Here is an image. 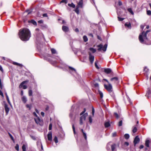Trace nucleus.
I'll list each match as a JSON object with an SVG mask.
<instances>
[{
    "instance_id": "79ce46f5",
    "label": "nucleus",
    "mask_w": 151,
    "mask_h": 151,
    "mask_svg": "<svg viewBox=\"0 0 151 151\" xmlns=\"http://www.w3.org/2000/svg\"><path fill=\"white\" fill-rule=\"evenodd\" d=\"M65 3L66 4L67 3V0H62L60 1V3Z\"/></svg>"
},
{
    "instance_id": "a878e982",
    "label": "nucleus",
    "mask_w": 151,
    "mask_h": 151,
    "mask_svg": "<svg viewBox=\"0 0 151 151\" xmlns=\"http://www.w3.org/2000/svg\"><path fill=\"white\" fill-rule=\"evenodd\" d=\"M13 64L14 65H18V66H20V67H22V64H21L19 63H17L16 62H14L13 63Z\"/></svg>"
},
{
    "instance_id": "f03ea898",
    "label": "nucleus",
    "mask_w": 151,
    "mask_h": 151,
    "mask_svg": "<svg viewBox=\"0 0 151 151\" xmlns=\"http://www.w3.org/2000/svg\"><path fill=\"white\" fill-rule=\"evenodd\" d=\"M150 32L149 30H148L146 32H143L140 34L139 36V38L141 43L143 44H147V42L148 41L147 37V35Z\"/></svg>"
},
{
    "instance_id": "a211bd4d",
    "label": "nucleus",
    "mask_w": 151,
    "mask_h": 151,
    "mask_svg": "<svg viewBox=\"0 0 151 151\" xmlns=\"http://www.w3.org/2000/svg\"><path fill=\"white\" fill-rule=\"evenodd\" d=\"M22 100L24 103H25L27 101L26 97L24 96H23L22 98Z\"/></svg>"
},
{
    "instance_id": "20e7f679",
    "label": "nucleus",
    "mask_w": 151,
    "mask_h": 151,
    "mask_svg": "<svg viewBox=\"0 0 151 151\" xmlns=\"http://www.w3.org/2000/svg\"><path fill=\"white\" fill-rule=\"evenodd\" d=\"M88 116L87 113H86L81 116L80 119V124L82 125L83 124V121L86 120V117Z\"/></svg>"
},
{
    "instance_id": "603ef678",
    "label": "nucleus",
    "mask_w": 151,
    "mask_h": 151,
    "mask_svg": "<svg viewBox=\"0 0 151 151\" xmlns=\"http://www.w3.org/2000/svg\"><path fill=\"white\" fill-rule=\"evenodd\" d=\"M69 68L70 69L72 70H74V71H76V70L74 68H73L72 67H69Z\"/></svg>"
},
{
    "instance_id": "bf43d9fd",
    "label": "nucleus",
    "mask_w": 151,
    "mask_h": 151,
    "mask_svg": "<svg viewBox=\"0 0 151 151\" xmlns=\"http://www.w3.org/2000/svg\"><path fill=\"white\" fill-rule=\"evenodd\" d=\"M94 109L93 108H92V114L93 115H94Z\"/></svg>"
},
{
    "instance_id": "3c124183",
    "label": "nucleus",
    "mask_w": 151,
    "mask_h": 151,
    "mask_svg": "<svg viewBox=\"0 0 151 151\" xmlns=\"http://www.w3.org/2000/svg\"><path fill=\"white\" fill-rule=\"evenodd\" d=\"M9 135L10 136V137L11 139L13 140V141H14V138H13V136H12V135L10 133H9Z\"/></svg>"
},
{
    "instance_id": "39448f33",
    "label": "nucleus",
    "mask_w": 151,
    "mask_h": 151,
    "mask_svg": "<svg viewBox=\"0 0 151 151\" xmlns=\"http://www.w3.org/2000/svg\"><path fill=\"white\" fill-rule=\"evenodd\" d=\"M29 81L28 80H26L25 81H24L22 82L20 84L19 87L20 88H21L22 87L23 88V89H26L27 88V87L26 85H24V84L25 83H27Z\"/></svg>"
},
{
    "instance_id": "58836bf2",
    "label": "nucleus",
    "mask_w": 151,
    "mask_h": 151,
    "mask_svg": "<svg viewBox=\"0 0 151 151\" xmlns=\"http://www.w3.org/2000/svg\"><path fill=\"white\" fill-rule=\"evenodd\" d=\"M122 120L120 121L119 122V123H118L119 126L120 127V126H122Z\"/></svg>"
},
{
    "instance_id": "e2e57ef3",
    "label": "nucleus",
    "mask_w": 151,
    "mask_h": 151,
    "mask_svg": "<svg viewBox=\"0 0 151 151\" xmlns=\"http://www.w3.org/2000/svg\"><path fill=\"white\" fill-rule=\"evenodd\" d=\"M118 4L119 6H121L122 5V3L121 1H119L118 2Z\"/></svg>"
},
{
    "instance_id": "f3484780",
    "label": "nucleus",
    "mask_w": 151,
    "mask_h": 151,
    "mask_svg": "<svg viewBox=\"0 0 151 151\" xmlns=\"http://www.w3.org/2000/svg\"><path fill=\"white\" fill-rule=\"evenodd\" d=\"M149 143L150 141L148 140H146L145 143V146L147 147H149Z\"/></svg>"
},
{
    "instance_id": "aec40b11",
    "label": "nucleus",
    "mask_w": 151,
    "mask_h": 151,
    "mask_svg": "<svg viewBox=\"0 0 151 151\" xmlns=\"http://www.w3.org/2000/svg\"><path fill=\"white\" fill-rule=\"evenodd\" d=\"M51 50L52 54H57V52L55 49L52 48L51 49Z\"/></svg>"
},
{
    "instance_id": "cd10ccee",
    "label": "nucleus",
    "mask_w": 151,
    "mask_h": 151,
    "mask_svg": "<svg viewBox=\"0 0 151 151\" xmlns=\"http://www.w3.org/2000/svg\"><path fill=\"white\" fill-rule=\"evenodd\" d=\"M125 26L130 28H131V24L130 23H126L125 24Z\"/></svg>"
},
{
    "instance_id": "c9c22d12",
    "label": "nucleus",
    "mask_w": 151,
    "mask_h": 151,
    "mask_svg": "<svg viewBox=\"0 0 151 151\" xmlns=\"http://www.w3.org/2000/svg\"><path fill=\"white\" fill-rule=\"evenodd\" d=\"M114 115L115 116V117L117 118L118 119L119 117V116L118 114L116 112H115L114 113Z\"/></svg>"
},
{
    "instance_id": "423d86ee",
    "label": "nucleus",
    "mask_w": 151,
    "mask_h": 151,
    "mask_svg": "<svg viewBox=\"0 0 151 151\" xmlns=\"http://www.w3.org/2000/svg\"><path fill=\"white\" fill-rule=\"evenodd\" d=\"M104 87L109 92H111L112 87L111 84L109 83L108 85L104 84Z\"/></svg>"
},
{
    "instance_id": "c756f323",
    "label": "nucleus",
    "mask_w": 151,
    "mask_h": 151,
    "mask_svg": "<svg viewBox=\"0 0 151 151\" xmlns=\"http://www.w3.org/2000/svg\"><path fill=\"white\" fill-rule=\"evenodd\" d=\"M137 129L136 127H134L133 130L132 132L133 133H135L137 132Z\"/></svg>"
},
{
    "instance_id": "69168bd1",
    "label": "nucleus",
    "mask_w": 151,
    "mask_h": 151,
    "mask_svg": "<svg viewBox=\"0 0 151 151\" xmlns=\"http://www.w3.org/2000/svg\"><path fill=\"white\" fill-rule=\"evenodd\" d=\"M0 70L1 71H3V68L1 67V66L0 65Z\"/></svg>"
},
{
    "instance_id": "e433bc0d",
    "label": "nucleus",
    "mask_w": 151,
    "mask_h": 151,
    "mask_svg": "<svg viewBox=\"0 0 151 151\" xmlns=\"http://www.w3.org/2000/svg\"><path fill=\"white\" fill-rule=\"evenodd\" d=\"M147 14L148 15H151V11L150 10H147Z\"/></svg>"
},
{
    "instance_id": "5fc2aeb1",
    "label": "nucleus",
    "mask_w": 151,
    "mask_h": 151,
    "mask_svg": "<svg viewBox=\"0 0 151 151\" xmlns=\"http://www.w3.org/2000/svg\"><path fill=\"white\" fill-rule=\"evenodd\" d=\"M0 95H1L2 97H4L3 94L1 90H0Z\"/></svg>"
},
{
    "instance_id": "9d476101",
    "label": "nucleus",
    "mask_w": 151,
    "mask_h": 151,
    "mask_svg": "<svg viewBox=\"0 0 151 151\" xmlns=\"http://www.w3.org/2000/svg\"><path fill=\"white\" fill-rule=\"evenodd\" d=\"M110 80L111 81H114L115 83H116L118 82V78L117 77H114L111 78Z\"/></svg>"
},
{
    "instance_id": "bb28decb",
    "label": "nucleus",
    "mask_w": 151,
    "mask_h": 151,
    "mask_svg": "<svg viewBox=\"0 0 151 151\" xmlns=\"http://www.w3.org/2000/svg\"><path fill=\"white\" fill-rule=\"evenodd\" d=\"M30 22L31 23L35 25H37V23L34 20L32 19L31 20Z\"/></svg>"
},
{
    "instance_id": "f704fd0d",
    "label": "nucleus",
    "mask_w": 151,
    "mask_h": 151,
    "mask_svg": "<svg viewBox=\"0 0 151 151\" xmlns=\"http://www.w3.org/2000/svg\"><path fill=\"white\" fill-rule=\"evenodd\" d=\"M32 92L31 90H29V96H31L32 95Z\"/></svg>"
},
{
    "instance_id": "ea45409f",
    "label": "nucleus",
    "mask_w": 151,
    "mask_h": 151,
    "mask_svg": "<svg viewBox=\"0 0 151 151\" xmlns=\"http://www.w3.org/2000/svg\"><path fill=\"white\" fill-rule=\"evenodd\" d=\"M26 106L27 108H29V110L31 109V105L27 104Z\"/></svg>"
},
{
    "instance_id": "4d7b16f0",
    "label": "nucleus",
    "mask_w": 151,
    "mask_h": 151,
    "mask_svg": "<svg viewBox=\"0 0 151 151\" xmlns=\"http://www.w3.org/2000/svg\"><path fill=\"white\" fill-rule=\"evenodd\" d=\"M37 145H42V143L38 141L37 142Z\"/></svg>"
},
{
    "instance_id": "49530a36",
    "label": "nucleus",
    "mask_w": 151,
    "mask_h": 151,
    "mask_svg": "<svg viewBox=\"0 0 151 151\" xmlns=\"http://www.w3.org/2000/svg\"><path fill=\"white\" fill-rule=\"evenodd\" d=\"M52 128V124H50L49 125V130H51Z\"/></svg>"
},
{
    "instance_id": "c03bdc74",
    "label": "nucleus",
    "mask_w": 151,
    "mask_h": 151,
    "mask_svg": "<svg viewBox=\"0 0 151 151\" xmlns=\"http://www.w3.org/2000/svg\"><path fill=\"white\" fill-rule=\"evenodd\" d=\"M150 93V90L148 91L147 92V93H146L145 96L147 97H148V95H149V94Z\"/></svg>"
},
{
    "instance_id": "de8ad7c7",
    "label": "nucleus",
    "mask_w": 151,
    "mask_h": 151,
    "mask_svg": "<svg viewBox=\"0 0 151 151\" xmlns=\"http://www.w3.org/2000/svg\"><path fill=\"white\" fill-rule=\"evenodd\" d=\"M86 111V109L85 108H84V111L81 113L80 115H81L83 114H84V113Z\"/></svg>"
},
{
    "instance_id": "0eeeda50",
    "label": "nucleus",
    "mask_w": 151,
    "mask_h": 151,
    "mask_svg": "<svg viewBox=\"0 0 151 151\" xmlns=\"http://www.w3.org/2000/svg\"><path fill=\"white\" fill-rule=\"evenodd\" d=\"M140 141L139 138L138 136H136L134 140V146H135Z\"/></svg>"
},
{
    "instance_id": "6e6552de",
    "label": "nucleus",
    "mask_w": 151,
    "mask_h": 151,
    "mask_svg": "<svg viewBox=\"0 0 151 151\" xmlns=\"http://www.w3.org/2000/svg\"><path fill=\"white\" fill-rule=\"evenodd\" d=\"M47 139L49 141L52 140V133L51 132H49L47 135Z\"/></svg>"
},
{
    "instance_id": "7ed1b4c3",
    "label": "nucleus",
    "mask_w": 151,
    "mask_h": 151,
    "mask_svg": "<svg viewBox=\"0 0 151 151\" xmlns=\"http://www.w3.org/2000/svg\"><path fill=\"white\" fill-rule=\"evenodd\" d=\"M89 51L88 52L89 55V60L91 64H92L94 61V56L91 54V53H95L96 50L93 48H89L88 50Z\"/></svg>"
},
{
    "instance_id": "864d4df0",
    "label": "nucleus",
    "mask_w": 151,
    "mask_h": 151,
    "mask_svg": "<svg viewBox=\"0 0 151 151\" xmlns=\"http://www.w3.org/2000/svg\"><path fill=\"white\" fill-rule=\"evenodd\" d=\"M116 136V132H114L112 133V136L113 137H115Z\"/></svg>"
},
{
    "instance_id": "09e8293b",
    "label": "nucleus",
    "mask_w": 151,
    "mask_h": 151,
    "mask_svg": "<svg viewBox=\"0 0 151 151\" xmlns=\"http://www.w3.org/2000/svg\"><path fill=\"white\" fill-rule=\"evenodd\" d=\"M95 67H96V68L98 69H99V67H98V66L97 65V63L96 62H95Z\"/></svg>"
},
{
    "instance_id": "4468645a",
    "label": "nucleus",
    "mask_w": 151,
    "mask_h": 151,
    "mask_svg": "<svg viewBox=\"0 0 151 151\" xmlns=\"http://www.w3.org/2000/svg\"><path fill=\"white\" fill-rule=\"evenodd\" d=\"M35 121L36 123L39 124L41 125V124H40V123H41L42 122V121L40 118H38L37 119H35Z\"/></svg>"
},
{
    "instance_id": "37998d69",
    "label": "nucleus",
    "mask_w": 151,
    "mask_h": 151,
    "mask_svg": "<svg viewBox=\"0 0 151 151\" xmlns=\"http://www.w3.org/2000/svg\"><path fill=\"white\" fill-rule=\"evenodd\" d=\"M118 20L119 21H122L124 19V18L119 17H118Z\"/></svg>"
},
{
    "instance_id": "393cba45",
    "label": "nucleus",
    "mask_w": 151,
    "mask_h": 151,
    "mask_svg": "<svg viewBox=\"0 0 151 151\" xmlns=\"http://www.w3.org/2000/svg\"><path fill=\"white\" fill-rule=\"evenodd\" d=\"M78 7L76 6V8L75 10V12L77 14H78L79 13V10L78 9Z\"/></svg>"
},
{
    "instance_id": "ddd939ff",
    "label": "nucleus",
    "mask_w": 151,
    "mask_h": 151,
    "mask_svg": "<svg viewBox=\"0 0 151 151\" xmlns=\"http://www.w3.org/2000/svg\"><path fill=\"white\" fill-rule=\"evenodd\" d=\"M62 29L63 31L65 32H68L69 30L68 28L65 26H63Z\"/></svg>"
},
{
    "instance_id": "2f4dec72",
    "label": "nucleus",
    "mask_w": 151,
    "mask_h": 151,
    "mask_svg": "<svg viewBox=\"0 0 151 151\" xmlns=\"http://www.w3.org/2000/svg\"><path fill=\"white\" fill-rule=\"evenodd\" d=\"M128 12H129L130 13L132 14H134V13L132 11V9L131 8H129L128 9Z\"/></svg>"
},
{
    "instance_id": "a19ab883",
    "label": "nucleus",
    "mask_w": 151,
    "mask_h": 151,
    "mask_svg": "<svg viewBox=\"0 0 151 151\" xmlns=\"http://www.w3.org/2000/svg\"><path fill=\"white\" fill-rule=\"evenodd\" d=\"M89 121L90 123H91L92 122V119L91 116L89 117Z\"/></svg>"
},
{
    "instance_id": "f8f14e48",
    "label": "nucleus",
    "mask_w": 151,
    "mask_h": 151,
    "mask_svg": "<svg viewBox=\"0 0 151 151\" xmlns=\"http://www.w3.org/2000/svg\"><path fill=\"white\" fill-rule=\"evenodd\" d=\"M107 48H99L98 49V50L99 52H105Z\"/></svg>"
},
{
    "instance_id": "0e129e2a",
    "label": "nucleus",
    "mask_w": 151,
    "mask_h": 151,
    "mask_svg": "<svg viewBox=\"0 0 151 151\" xmlns=\"http://www.w3.org/2000/svg\"><path fill=\"white\" fill-rule=\"evenodd\" d=\"M41 114L42 116H44V113L43 112H42Z\"/></svg>"
},
{
    "instance_id": "dca6fc26",
    "label": "nucleus",
    "mask_w": 151,
    "mask_h": 151,
    "mask_svg": "<svg viewBox=\"0 0 151 151\" xmlns=\"http://www.w3.org/2000/svg\"><path fill=\"white\" fill-rule=\"evenodd\" d=\"M68 5L70 7H72L73 8L75 7V5L73 3H72L71 4H68Z\"/></svg>"
},
{
    "instance_id": "4be33fe9",
    "label": "nucleus",
    "mask_w": 151,
    "mask_h": 151,
    "mask_svg": "<svg viewBox=\"0 0 151 151\" xmlns=\"http://www.w3.org/2000/svg\"><path fill=\"white\" fill-rule=\"evenodd\" d=\"M124 137L126 139H128L129 137V134H126L124 135Z\"/></svg>"
},
{
    "instance_id": "052dcab7",
    "label": "nucleus",
    "mask_w": 151,
    "mask_h": 151,
    "mask_svg": "<svg viewBox=\"0 0 151 151\" xmlns=\"http://www.w3.org/2000/svg\"><path fill=\"white\" fill-rule=\"evenodd\" d=\"M144 146L142 145H141L139 147V149H142L144 148Z\"/></svg>"
},
{
    "instance_id": "473e14b6",
    "label": "nucleus",
    "mask_w": 151,
    "mask_h": 151,
    "mask_svg": "<svg viewBox=\"0 0 151 151\" xmlns=\"http://www.w3.org/2000/svg\"><path fill=\"white\" fill-rule=\"evenodd\" d=\"M19 145L18 144H17L15 146V148L16 150L17 151H19Z\"/></svg>"
},
{
    "instance_id": "13d9d810",
    "label": "nucleus",
    "mask_w": 151,
    "mask_h": 151,
    "mask_svg": "<svg viewBox=\"0 0 151 151\" xmlns=\"http://www.w3.org/2000/svg\"><path fill=\"white\" fill-rule=\"evenodd\" d=\"M26 12H28V14H30L31 13V12L29 11V10H27L25 11Z\"/></svg>"
},
{
    "instance_id": "a18cd8bd",
    "label": "nucleus",
    "mask_w": 151,
    "mask_h": 151,
    "mask_svg": "<svg viewBox=\"0 0 151 151\" xmlns=\"http://www.w3.org/2000/svg\"><path fill=\"white\" fill-rule=\"evenodd\" d=\"M72 128H73V131L74 133V134H76V132H75V127H74V125L73 124V125H72Z\"/></svg>"
},
{
    "instance_id": "b1692460",
    "label": "nucleus",
    "mask_w": 151,
    "mask_h": 151,
    "mask_svg": "<svg viewBox=\"0 0 151 151\" xmlns=\"http://www.w3.org/2000/svg\"><path fill=\"white\" fill-rule=\"evenodd\" d=\"M111 149L112 151H114L116 145L115 144H113L111 146Z\"/></svg>"
},
{
    "instance_id": "680f3d73",
    "label": "nucleus",
    "mask_w": 151,
    "mask_h": 151,
    "mask_svg": "<svg viewBox=\"0 0 151 151\" xmlns=\"http://www.w3.org/2000/svg\"><path fill=\"white\" fill-rule=\"evenodd\" d=\"M42 16L43 17H47V14L46 13H45V14H43L42 15Z\"/></svg>"
},
{
    "instance_id": "338daca9",
    "label": "nucleus",
    "mask_w": 151,
    "mask_h": 151,
    "mask_svg": "<svg viewBox=\"0 0 151 151\" xmlns=\"http://www.w3.org/2000/svg\"><path fill=\"white\" fill-rule=\"evenodd\" d=\"M38 22L40 23H43V21L42 20H39L38 21Z\"/></svg>"
},
{
    "instance_id": "774afa93",
    "label": "nucleus",
    "mask_w": 151,
    "mask_h": 151,
    "mask_svg": "<svg viewBox=\"0 0 151 151\" xmlns=\"http://www.w3.org/2000/svg\"><path fill=\"white\" fill-rule=\"evenodd\" d=\"M75 31L76 32H79L78 29V28H76L75 29Z\"/></svg>"
},
{
    "instance_id": "8fccbe9b",
    "label": "nucleus",
    "mask_w": 151,
    "mask_h": 151,
    "mask_svg": "<svg viewBox=\"0 0 151 151\" xmlns=\"http://www.w3.org/2000/svg\"><path fill=\"white\" fill-rule=\"evenodd\" d=\"M94 86L96 87H99V84L97 83H95L94 84Z\"/></svg>"
},
{
    "instance_id": "6ab92c4d",
    "label": "nucleus",
    "mask_w": 151,
    "mask_h": 151,
    "mask_svg": "<svg viewBox=\"0 0 151 151\" xmlns=\"http://www.w3.org/2000/svg\"><path fill=\"white\" fill-rule=\"evenodd\" d=\"M104 125L105 127H108L110 126V124L109 122H107L105 123Z\"/></svg>"
},
{
    "instance_id": "7c9ffc66",
    "label": "nucleus",
    "mask_w": 151,
    "mask_h": 151,
    "mask_svg": "<svg viewBox=\"0 0 151 151\" xmlns=\"http://www.w3.org/2000/svg\"><path fill=\"white\" fill-rule=\"evenodd\" d=\"M22 151H26V147L25 145H23L22 147Z\"/></svg>"
},
{
    "instance_id": "f257e3e1",
    "label": "nucleus",
    "mask_w": 151,
    "mask_h": 151,
    "mask_svg": "<svg viewBox=\"0 0 151 151\" xmlns=\"http://www.w3.org/2000/svg\"><path fill=\"white\" fill-rule=\"evenodd\" d=\"M19 36L22 40L27 41L29 40L31 37V33L28 29L23 28L19 30Z\"/></svg>"
},
{
    "instance_id": "2eb2a0df",
    "label": "nucleus",
    "mask_w": 151,
    "mask_h": 151,
    "mask_svg": "<svg viewBox=\"0 0 151 151\" xmlns=\"http://www.w3.org/2000/svg\"><path fill=\"white\" fill-rule=\"evenodd\" d=\"M111 70L110 68H106L104 69V71L107 74H109L111 73Z\"/></svg>"
},
{
    "instance_id": "412c9836",
    "label": "nucleus",
    "mask_w": 151,
    "mask_h": 151,
    "mask_svg": "<svg viewBox=\"0 0 151 151\" xmlns=\"http://www.w3.org/2000/svg\"><path fill=\"white\" fill-rule=\"evenodd\" d=\"M83 38L84 41L85 42H86L88 40V38L87 37L86 35H84L83 37Z\"/></svg>"
},
{
    "instance_id": "9b49d317",
    "label": "nucleus",
    "mask_w": 151,
    "mask_h": 151,
    "mask_svg": "<svg viewBox=\"0 0 151 151\" xmlns=\"http://www.w3.org/2000/svg\"><path fill=\"white\" fill-rule=\"evenodd\" d=\"M78 7L82 8L83 6V0H80L79 2L78 3V6H77Z\"/></svg>"
},
{
    "instance_id": "5701e85b",
    "label": "nucleus",
    "mask_w": 151,
    "mask_h": 151,
    "mask_svg": "<svg viewBox=\"0 0 151 151\" xmlns=\"http://www.w3.org/2000/svg\"><path fill=\"white\" fill-rule=\"evenodd\" d=\"M99 93L100 95L101 98L102 99L103 97V93L101 91H99Z\"/></svg>"
},
{
    "instance_id": "6e6d98bb",
    "label": "nucleus",
    "mask_w": 151,
    "mask_h": 151,
    "mask_svg": "<svg viewBox=\"0 0 151 151\" xmlns=\"http://www.w3.org/2000/svg\"><path fill=\"white\" fill-rule=\"evenodd\" d=\"M124 145L126 146H128L129 145V143L127 142H125L124 143Z\"/></svg>"
},
{
    "instance_id": "4c0bfd02",
    "label": "nucleus",
    "mask_w": 151,
    "mask_h": 151,
    "mask_svg": "<svg viewBox=\"0 0 151 151\" xmlns=\"http://www.w3.org/2000/svg\"><path fill=\"white\" fill-rule=\"evenodd\" d=\"M83 136L84 137L85 139L86 140L87 139V136H86V133H85L84 132H83Z\"/></svg>"
},
{
    "instance_id": "c85d7f7f",
    "label": "nucleus",
    "mask_w": 151,
    "mask_h": 151,
    "mask_svg": "<svg viewBox=\"0 0 151 151\" xmlns=\"http://www.w3.org/2000/svg\"><path fill=\"white\" fill-rule=\"evenodd\" d=\"M55 143H57L58 142V138L56 136H55L53 139Z\"/></svg>"
},
{
    "instance_id": "1a4fd4ad",
    "label": "nucleus",
    "mask_w": 151,
    "mask_h": 151,
    "mask_svg": "<svg viewBox=\"0 0 151 151\" xmlns=\"http://www.w3.org/2000/svg\"><path fill=\"white\" fill-rule=\"evenodd\" d=\"M4 107L6 114L7 115L9 111V108L8 107L7 104H4Z\"/></svg>"
},
{
    "instance_id": "72a5a7b5",
    "label": "nucleus",
    "mask_w": 151,
    "mask_h": 151,
    "mask_svg": "<svg viewBox=\"0 0 151 151\" xmlns=\"http://www.w3.org/2000/svg\"><path fill=\"white\" fill-rule=\"evenodd\" d=\"M144 71L145 72V73H147L149 71V70L146 67H145L144 68Z\"/></svg>"
}]
</instances>
